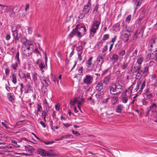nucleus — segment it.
Wrapping results in <instances>:
<instances>
[{
    "label": "nucleus",
    "instance_id": "f257e3e1",
    "mask_svg": "<svg viewBox=\"0 0 157 157\" xmlns=\"http://www.w3.org/2000/svg\"><path fill=\"white\" fill-rule=\"evenodd\" d=\"M123 87L119 83H113L109 87L110 93L113 95H118L121 92Z\"/></svg>",
    "mask_w": 157,
    "mask_h": 157
},
{
    "label": "nucleus",
    "instance_id": "f03ea898",
    "mask_svg": "<svg viewBox=\"0 0 157 157\" xmlns=\"http://www.w3.org/2000/svg\"><path fill=\"white\" fill-rule=\"evenodd\" d=\"M27 46L23 47L22 51L23 53L25 56H29L32 53L33 51L34 46L32 44H27Z\"/></svg>",
    "mask_w": 157,
    "mask_h": 157
},
{
    "label": "nucleus",
    "instance_id": "7ed1b4c3",
    "mask_svg": "<svg viewBox=\"0 0 157 157\" xmlns=\"http://www.w3.org/2000/svg\"><path fill=\"white\" fill-rule=\"evenodd\" d=\"M100 23L98 21H96L92 25L90 30V35L94 36V34L96 32V30L98 29Z\"/></svg>",
    "mask_w": 157,
    "mask_h": 157
},
{
    "label": "nucleus",
    "instance_id": "20e7f679",
    "mask_svg": "<svg viewBox=\"0 0 157 157\" xmlns=\"http://www.w3.org/2000/svg\"><path fill=\"white\" fill-rule=\"evenodd\" d=\"M97 62L99 63L100 64L97 63L96 65V68L95 69V71H98L101 70V66L102 64L104 61V56L103 55H100L97 57Z\"/></svg>",
    "mask_w": 157,
    "mask_h": 157
},
{
    "label": "nucleus",
    "instance_id": "39448f33",
    "mask_svg": "<svg viewBox=\"0 0 157 157\" xmlns=\"http://www.w3.org/2000/svg\"><path fill=\"white\" fill-rule=\"evenodd\" d=\"M77 27V30H78V37L81 38L85 34V27L82 26L80 25H77L75 27Z\"/></svg>",
    "mask_w": 157,
    "mask_h": 157
},
{
    "label": "nucleus",
    "instance_id": "423d86ee",
    "mask_svg": "<svg viewBox=\"0 0 157 157\" xmlns=\"http://www.w3.org/2000/svg\"><path fill=\"white\" fill-rule=\"evenodd\" d=\"M91 8V4L90 0H89L87 4L84 6L82 10V12L85 13H88Z\"/></svg>",
    "mask_w": 157,
    "mask_h": 157
},
{
    "label": "nucleus",
    "instance_id": "0eeeda50",
    "mask_svg": "<svg viewBox=\"0 0 157 157\" xmlns=\"http://www.w3.org/2000/svg\"><path fill=\"white\" fill-rule=\"evenodd\" d=\"M149 67V66L147 65H146L144 67L143 69H140V72L143 75H144V77L147 76L149 74L148 71Z\"/></svg>",
    "mask_w": 157,
    "mask_h": 157
},
{
    "label": "nucleus",
    "instance_id": "6e6552de",
    "mask_svg": "<svg viewBox=\"0 0 157 157\" xmlns=\"http://www.w3.org/2000/svg\"><path fill=\"white\" fill-rule=\"evenodd\" d=\"M144 95L146 96V99H150L153 97V94L152 93L151 91L149 90L148 88L145 90Z\"/></svg>",
    "mask_w": 157,
    "mask_h": 157
},
{
    "label": "nucleus",
    "instance_id": "1a4fd4ad",
    "mask_svg": "<svg viewBox=\"0 0 157 157\" xmlns=\"http://www.w3.org/2000/svg\"><path fill=\"white\" fill-rule=\"evenodd\" d=\"M93 78L90 75H87L84 79L83 82L87 84H90L92 81Z\"/></svg>",
    "mask_w": 157,
    "mask_h": 157
},
{
    "label": "nucleus",
    "instance_id": "9d476101",
    "mask_svg": "<svg viewBox=\"0 0 157 157\" xmlns=\"http://www.w3.org/2000/svg\"><path fill=\"white\" fill-rule=\"evenodd\" d=\"M103 88V84L102 81H100L97 83L95 87V89L98 92L101 91Z\"/></svg>",
    "mask_w": 157,
    "mask_h": 157
},
{
    "label": "nucleus",
    "instance_id": "9b49d317",
    "mask_svg": "<svg viewBox=\"0 0 157 157\" xmlns=\"http://www.w3.org/2000/svg\"><path fill=\"white\" fill-rule=\"evenodd\" d=\"M141 67L140 65L136 66V65H135L134 66H132L131 71H132L133 73H136L137 72L140 70V69H141Z\"/></svg>",
    "mask_w": 157,
    "mask_h": 157
},
{
    "label": "nucleus",
    "instance_id": "f8f14e48",
    "mask_svg": "<svg viewBox=\"0 0 157 157\" xmlns=\"http://www.w3.org/2000/svg\"><path fill=\"white\" fill-rule=\"evenodd\" d=\"M7 97L8 99L12 102H14L15 97L13 93H9L7 94Z\"/></svg>",
    "mask_w": 157,
    "mask_h": 157
},
{
    "label": "nucleus",
    "instance_id": "ddd939ff",
    "mask_svg": "<svg viewBox=\"0 0 157 157\" xmlns=\"http://www.w3.org/2000/svg\"><path fill=\"white\" fill-rule=\"evenodd\" d=\"M77 27H75V28L73 30L71 33L69 34V36L71 38L72 37L76 35L78 36V30H77Z\"/></svg>",
    "mask_w": 157,
    "mask_h": 157
},
{
    "label": "nucleus",
    "instance_id": "4468645a",
    "mask_svg": "<svg viewBox=\"0 0 157 157\" xmlns=\"http://www.w3.org/2000/svg\"><path fill=\"white\" fill-rule=\"evenodd\" d=\"M25 151L29 153H33L35 150L34 148H32L31 146L29 145L25 146Z\"/></svg>",
    "mask_w": 157,
    "mask_h": 157
},
{
    "label": "nucleus",
    "instance_id": "2eb2a0df",
    "mask_svg": "<svg viewBox=\"0 0 157 157\" xmlns=\"http://www.w3.org/2000/svg\"><path fill=\"white\" fill-rule=\"evenodd\" d=\"M13 32V36L15 42L16 43L17 40H18L19 37H18V31L17 30L14 31L12 30Z\"/></svg>",
    "mask_w": 157,
    "mask_h": 157
},
{
    "label": "nucleus",
    "instance_id": "dca6fc26",
    "mask_svg": "<svg viewBox=\"0 0 157 157\" xmlns=\"http://www.w3.org/2000/svg\"><path fill=\"white\" fill-rule=\"evenodd\" d=\"M149 108L152 112H155L156 110L157 105L156 104L153 103L150 106Z\"/></svg>",
    "mask_w": 157,
    "mask_h": 157
},
{
    "label": "nucleus",
    "instance_id": "f3484780",
    "mask_svg": "<svg viewBox=\"0 0 157 157\" xmlns=\"http://www.w3.org/2000/svg\"><path fill=\"white\" fill-rule=\"evenodd\" d=\"M37 151L39 154L41 155L42 156H46V152H45V150H44L40 148H38Z\"/></svg>",
    "mask_w": 157,
    "mask_h": 157
},
{
    "label": "nucleus",
    "instance_id": "a211bd4d",
    "mask_svg": "<svg viewBox=\"0 0 157 157\" xmlns=\"http://www.w3.org/2000/svg\"><path fill=\"white\" fill-rule=\"evenodd\" d=\"M110 78V76L109 75H107L104 78L103 83L105 84H107L109 82Z\"/></svg>",
    "mask_w": 157,
    "mask_h": 157
},
{
    "label": "nucleus",
    "instance_id": "6ab92c4d",
    "mask_svg": "<svg viewBox=\"0 0 157 157\" xmlns=\"http://www.w3.org/2000/svg\"><path fill=\"white\" fill-rule=\"evenodd\" d=\"M123 106L121 105H119L116 107V112L120 113H121V111L122 110Z\"/></svg>",
    "mask_w": 157,
    "mask_h": 157
},
{
    "label": "nucleus",
    "instance_id": "aec40b11",
    "mask_svg": "<svg viewBox=\"0 0 157 157\" xmlns=\"http://www.w3.org/2000/svg\"><path fill=\"white\" fill-rule=\"evenodd\" d=\"M21 42L22 43L25 44V46L28 45L27 44H32L31 43H28L27 42V40L25 37L21 38Z\"/></svg>",
    "mask_w": 157,
    "mask_h": 157
},
{
    "label": "nucleus",
    "instance_id": "412c9836",
    "mask_svg": "<svg viewBox=\"0 0 157 157\" xmlns=\"http://www.w3.org/2000/svg\"><path fill=\"white\" fill-rule=\"evenodd\" d=\"M145 28H146L145 26L143 25L142 26L141 28V29L139 32L138 33V34H141V37H142L143 36L144 32V30L145 29Z\"/></svg>",
    "mask_w": 157,
    "mask_h": 157
},
{
    "label": "nucleus",
    "instance_id": "4be33fe9",
    "mask_svg": "<svg viewBox=\"0 0 157 157\" xmlns=\"http://www.w3.org/2000/svg\"><path fill=\"white\" fill-rule=\"evenodd\" d=\"M93 59V57H90L87 60L86 62V63L88 65L87 67H90L91 65L92 64V60Z\"/></svg>",
    "mask_w": 157,
    "mask_h": 157
},
{
    "label": "nucleus",
    "instance_id": "5701e85b",
    "mask_svg": "<svg viewBox=\"0 0 157 157\" xmlns=\"http://www.w3.org/2000/svg\"><path fill=\"white\" fill-rule=\"evenodd\" d=\"M43 84L45 85L46 86H48L50 85V81L47 79L43 80V82H42Z\"/></svg>",
    "mask_w": 157,
    "mask_h": 157
},
{
    "label": "nucleus",
    "instance_id": "b1692460",
    "mask_svg": "<svg viewBox=\"0 0 157 157\" xmlns=\"http://www.w3.org/2000/svg\"><path fill=\"white\" fill-rule=\"evenodd\" d=\"M99 8V5L98 4H97L94 7V10L93 11L92 13L93 14H95L97 13L98 11V10Z\"/></svg>",
    "mask_w": 157,
    "mask_h": 157
},
{
    "label": "nucleus",
    "instance_id": "393cba45",
    "mask_svg": "<svg viewBox=\"0 0 157 157\" xmlns=\"http://www.w3.org/2000/svg\"><path fill=\"white\" fill-rule=\"evenodd\" d=\"M52 150H50L49 152L47 151L46 152V156H56V155L55 154L51 153L50 151H52Z\"/></svg>",
    "mask_w": 157,
    "mask_h": 157
},
{
    "label": "nucleus",
    "instance_id": "a878e982",
    "mask_svg": "<svg viewBox=\"0 0 157 157\" xmlns=\"http://www.w3.org/2000/svg\"><path fill=\"white\" fill-rule=\"evenodd\" d=\"M39 67L41 71L42 72H44L43 69H44L45 68V66L43 63H41L39 64Z\"/></svg>",
    "mask_w": 157,
    "mask_h": 157
},
{
    "label": "nucleus",
    "instance_id": "bb28decb",
    "mask_svg": "<svg viewBox=\"0 0 157 157\" xmlns=\"http://www.w3.org/2000/svg\"><path fill=\"white\" fill-rule=\"evenodd\" d=\"M27 89L25 92V93H29V91H33V90L31 89L32 86L30 84H28L27 85Z\"/></svg>",
    "mask_w": 157,
    "mask_h": 157
},
{
    "label": "nucleus",
    "instance_id": "cd10ccee",
    "mask_svg": "<svg viewBox=\"0 0 157 157\" xmlns=\"http://www.w3.org/2000/svg\"><path fill=\"white\" fill-rule=\"evenodd\" d=\"M12 81L13 83L15 84L16 83L17 81V78H16V76L14 74H12Z\"/></svg>",
    "mask_w": 157,
    "mask_h": 157
},
{
    "label": "nucleus",
    "instance_id": "c85d7f7f",
    "mask_svg": "<svg viewBox=\"0 0 157 157\" xmlns=\"http://www.w3.org/2000/svg\"><path fill=\"white\" fill-rule=\"evenodd\" d=\"M144 60V58L141 57L137 59V63L140 65L142 63Z\"/></svg>",
    "mask_w": 157,
    "mask_h": 157
},
{
    "label": "nucleus",
    "instance_id": "c756f323",
    "mask_svg": "<svg viewBox=\"0 0 157 157\" xmlns=\"http://www.w3.org/2000/svg\"><path fill=\"white\" fill-rule=\"evenodd\" d=\"M118 100V98L113 97L111 99V103L112 104H115Z\"/></svg>",
    "mask_w": 157,
    "mask_h": 157
},
{
    "label": "nucleus",
    "instance_id": "7c9ffc66",
    "mask_svg": "<svg viewBox=\"0 0 157 157\" xmlns=\"http://www.w3.org/2000/svg\"><path fill=\"white\" fill-rule=\"evenodd\" d=\"M123 36L125 38L124 40V43L127 42L129 40V35H128L127 33H125L123 35Z\"/></svg>",
    "mask_w": 157,
    "mask_h": 157
},
{
    "label": "nucleus",
    "instance_id": "2f4dec72",
    "mask_svg": "<svg viewBox=\"0 0 157 157\" xmlns=\"http://www.w3.org/2000/svg\"><path fill=\"white\" fill-rule=\"evenodd\" d=\"M37 111L36 112V114L37 116L38 114V112H40L41 111L40 109L42 108V107L41 105H40L39 104H37Z\"/></svg>",
    "mask_w": 157,
    "mask_h": 157
},
{
    "label": "nucleus",
    "instance_id": "473e14b6",
    "mask_svg": "<svg viewBox=\"0 0 157 157\" xmlns=\"http://www.w3.org/2000/svg\"><path fill=\"white\" fill-rule=\"evenodd\" d=\"M38 76V75L36 73H34L32 75V77L34 81H35L37 80Z\"/></svg>",
    "mask_w": 157,
    "mask_h": 157
},
{
    "label": "nucleus",
    "instance_id": "72a5a7b5",
    "mask_svg": "<svg viewBox=\"0 0 157 157\" xmlns=\"http://www.w3.org/2000/svg\"><path fill=\"white\" fill-rule=\"evenodd\" d=\"M145 81H144L141 84V86L140 87V90H139V92L140 93V94L141 92H142V90H143L145 86Z\"/></svg>",
    "mask_w": 157,
    "mask_h": 157
},
{
    "label": "nucleus",
    "instance_id": "f704fd0d",
    "mask_svg": "<svg viewBox=\"0 0 157 157\" xmlns=\"http://www.w3.org/2000/svg\"><path fill=\"white\" fill-rule=\"evenodd\" d=\"M10 16L11 17H13L15 15V13L13 10L11 9L9 12Z\"/></svg>",
    "mask_w": 157,
    "mask_h": 157
},
{
    "label": "nucleus",
    "instance_id": "c9c22d12",
    "mask_svg": "<svg viewBox=\"0 0 157 157\" xmlns=\"http://www.w3.org/2000/svg\"><path fill=\"white\" fill-rule=\"evenodd\" d=\"M128 100V98L127 97L124 96L122 97V101L124 103H126Z\"/></svg>",
    "mask_w": 157,
    "mask_h": 157
},
{
    "label": "nucleus",
    "instance_id": "e433bc0d",
    "mask_svg": "<svg viewBox=\"0 0 157 157\" xmlns=\"http://www.w3.org/2000/svg\"><path fill=\"white\" fill-rule=\"evenodd\" d=\"M128 66V63H124L121 66V68L123 70L125 69Z\"/></svg>",
    "mask_w": 157,
    "mask_h": 157
},
{
    "label": "nucleus",
    "instance_id": "4c0bfd02",
    "mask_svg": "<svg viewBox=\"0 0 157 157\" xmlns=\"http://www.w3.org/2000/svg\"><path fill=\"white\" fill-rule=\"evenodd\" d=\"M86 14L84 13H80L78 17V18L79 19H82L85 17Z\"/></svg>",
    "mask_w": 157,
    "mask_h": 157
},
{
    "label": "nucleus",
    "instance_id": "58836bf2",
    "mask_svg": "<svg viewBox=\"0 0 157 157\" xmlns=\"http://www.w3.org/2000/svg\"><path fill=\"white\" fill-rule=\"evenodd\" d=\"M18 64L17 63H15L14 64H13L12 65V68L14 70L17 69V67Z\"/></svg>",
    "mask_w": 157,
    "mask_h": 157
},
{
    "label": "nucleus",
    "instance_id": "ea45409f",
    "mask_svg": "<svg viewBox=\"0 0 157 157\" xmlns=\"http://www.w3.org/2000/svg\"><path fill=\"white\" fill-rule=\"evenodd\" d=\"M112 59H113L114 60V61L116 60H117L118 59V57L117 55L116 54H113L112 56Z\"/></svg>",
    "mask_w": 157,
    "mask_h": 157
},
{
    "label": "nucleus",
    "instance_id": "a19ab883",
    "mask_svg": "<svg viewBox=\"0 0 157 157\" xmlns=\"http://www.w3.org/2000/svg\"><path fill=\"white\" fill-rule=\"evenodd\" d=\"M43 116L44 117V120L46 121V115L47 114L46 112L45 111H43L42 114Z\"/></svg>",
    "mask_w": 157,
    "mask_h": 157
},
{
    "label": "nucleus",
    "instance_id": "79ce46f5",
    "mask_svg": "<svg viewBox=\"0 0 157 157\" xmlns=\"http://www.w3.org/2000/svg\"><path fill=\"white\" fill-rule=\"evenodd\" d=\"M109 37V35L108 34H105L102 38V40H105L108 39Z\"/></svg>",
    "mask_w": 157,
    "mask_h": 157
},
{
    "label": "nucleus",
    "instance_id": "37998d69",
    "mask_svg": "<svg viewBox=\"0 0 157 157\" xmlns=\"http://www.w3.org/2000/svg\"><path fill=\"white\" fill-rule=\"evenodd\" d=\"M83 48V47L82 46H80L76 48V50L78 52H80Z\"/></svg>",
    "mask_w": 157,
    "mask_h": 157
},
{
    "label": "nucleus",
    "instance_id": "c03bdc74",
    "mask_svg": "<svg viewBox=\"0 0 157 157\" xmlns=\"http://www.w3.org/2000/svg\"><path fill=\"white\" fill-rule=\"evenodd\" d=\"M72 133L75 135H76V136H78L80 135V134L79 133L78 131H75L73 130H72Z\"/></svg>",
    "mask_w": 157,
    "mask_h": 157
},
{
    "label": "nucleus",
    "instance_id": "a18cd8bd",
    "mask_svg": "<svg viewBox=\"0 0 157 157\" xmlns=\"http://www.w3.org/2000/svg\"><path fill=\"white\" fill-rule=\"evenodd\" d=\"M24 76L25 77H26L27 78L31 79V78L30 76V75L29 73H27L26 74H24Z\"/></svg>",
    "mask_w": 157,
    "mask_h": 157
},
{
    "label": "nucleus",
    "instance_id": "49530a36",
    "mask_svg": "<svg viewBox=\"0 0 157 157\" xmlns=\"http://www.w3.org/2000/svg\"><path fill=\"white\" fill-rule=\"evenodd\" d=\"M43 142L46 145H48L51 144H53L55 142L54 141H48L46 142V141H44Z\"/></svg>",
    "mask_w": 157,
    "mask_h": 157
},
{
    "label": "nucleus",
    "instance_id": "de8ad7c7",
    "mask_svg": "<svg viewBox=\"0 0 157 157\" xmlns=\"http://www.w3.org/2000/svg\"><path fill=\"white\" fill-rule=\"evenodd\" d=\"M103 44V41L102 40H101L99 42V43L97 44L96 46L98 47H100Z\"/></svg>",
    "mask_w": 157,
    "mask_h": 157
},
{
    "label": "nucleus",
    "instance_id": "09e8293b",
    "mask_svg": "<svg viewBox=\"0 0 157 157\" xmlns=\"http://www.w3.org/2000/svg\"><path fill=\"white\" fill-rule=\"evenodd\" d=\"M19 52H17V54L16 55V56H15V59H17V61L18 62H20V60H19Z\"/></svg>",
    "mask_w": 157,
    "mask_h": 157
},
{
    "label": "nucleus",
    "instance_id": "8fccbe9b",
    "mask_svg": "<svg viewBox=\"0 0 157 157\" xmlns=\"http://www.w3.org/2000/svg\"><path fill=\"white\" fill-rule=\"evenodd\" d=\"M138 34V33H137V32L136 31L134 34V35L133 38V40H136L137 38Z\"/></svg>",
    "mask_w": 157,
    "mask_h": 157
},
{
    "label": "nucleus",
    "instance_id": "3c124183",
    "mask_svg": "<svg viewBox=\"0 0 157 157\" xmlns=\"http://www.w3.org/2000/svg\"><path fill=\"white\" fill-rule=\"evenodd\" d=\"M63 138H72L73 136L72 135H67L64 136H63Z\"/></svg>",
    "mask_w": 157,
    "mask_h": 157
},
{
    "label": "nucleus",
    "instance_id": "603ef678",
    "mask_svg": "<svg viewBox=\"0 0 157 157\" xmlns=\"http://www.w3.org/2000/svg\"><path fill=\"white\" fill-rule=\"evenodd\" d=\"M141 81H140L139 82V83H138L137 84V85L136 87V88L135 89V90H136V91H137V90L139 89L140 84H141Z\"/></svg>",
    "mask_w": 157,
    "mask_h": 157
},
{
    "label": "nucleus",
    "instance_id": "864d4df0",
    "mask_svg": "<svg viewBox=\"0 0 157 157\" xmlns=\"http://www.w3.org/2000/svg\"><path fill=\"white\" fill-rule=\"evenodd\" d=\"M131 18V15H128L126 18V21L127 22L129 23V22L130 21Z\"/></svg>",
    "mask_w": 157,
    "mask_h": 157
},
{
    "label": "nucleus",
    "instance_id": "5fc2aeb1",
    "mask_svg": "<svg viewBox=\"0 0 157 157\" xmlns=\"http://www.w3.org/2000/svg\"><path fill=\"white\" fill-rule=\"evenodd\" d=\"M109 99V98H107L105 99H103L102 100V102L103 103H107Z\"/></svg>",
    "mask_w": 157,
    "mask_h": 157
},
{
    "label": "nucleus",
    "instance_id": "6e6d98bb",
    "mask_svg": "<svg viewBox=\"0 0 157 157\" xmlns=\"http://www.w3.org/2000/svg\"><path fill=\"white\" fill-rule=\"evenodd\" d=\"M78 101V99L77 98H75L74 101L72 103V104L71 106H74L76 102H77Z\"/></svg>",
    "mask_w": 157,
    "mask_h": 157
},
{
    "label": "nucleus",
    "instance_id": "4d7b16f0",
    "mask_svg": "<svg viewBox=\"0 0 157 157\" xmlns=\"http://www.w3.org/2000/svg\"><path fill=\"white\" fill-rule=\"evenodd\" d=\"M10 70L9 68L8 67H6L5 69V73L7 76L8 75V74L9 73Z\"/></svg>",
    "mask_w": 157,
    "mask_h": 157
},
{
    "label": "nucleus",
    "instance_id": "13d9d810",
    "mask_svg": "<svg viewBox=\"0 0 157 157\" xmlns=\"http://www.w3.org/2000/svg\"><path fill=\"white\" fill-rule=\"evenodd\" d=\"M137 73L136 76L138 77H141L143 75L141 74V73L140 72V70L139 71H138L136 73Z\"/></svg>",
    "mask_w": 157,
    "mask_h": 157
},
{
    "label": "nucleus",
    "instance_id": "bf43d9fd",
    "mask_svg": "<svg viewBox=\"0 0 157 157\" xmlns=\"http://www.w3.org/2000/svg\"><path fill=\"white\" fill-rule=\"evenodd\" d=\"M82 67H81L78 70V75H81L82 72Z\"/></svg>",
    "mask_w": 157,
    "mask_h": 157
},
{
    "label": "nucleus",
    "instance_id": "052dcab7",
    "mask_svg": "<svg viewBox=\"0 0 157 157\" xmlns=\"http://www.w3.org/2000/svg\"><path fill=\"white\" fill-rule=\"evenodd\" d=\"M125 50H123L119 53V55L120 56H123L124 55H125Z\"/></svg>",
    "mask_w": 157,
    "mask_h": 157
},
{
    "label": "nucleus",
    "instance_id": "680f3d73",
    "mask_svg": "<svg viewBox=\"0 0 157 157\" xmlns=\"http://www.w3.org/2000/svg\"><path fill=\"white\" fill-rule=\"evenodd\" d=\"M42 63L41 60L40 59H38L35 62V63L36 64L39 65V63Z\"/></svg>",
    "mask_w": 157,
    "mask_h": 157
},
{
    "label": "nucleus",
    "instance_id": "e2e57ef3",
    "mask_svg": "<svg viewBox=\"0 0 157 157\" xmlns=\"http://www.w3.org/2000/svg\"><path fill=\"white\" fill-rule=\"evenodd\" d=\"M107 45H106L103 48V50H102V52L103 53L104 52H105L106 51H107V50L108 49H107Z\"/></svg>",
    "mask_w": 157,
    "mask_h": 157
},
{
    "label": "nucleus",
    "instance_id": "0e129e2a",
    "mask_svg": "<svg viewBox=\"0 0 157 157\" xmlns=\"http://www.w3.org/2000/svg\"><path fill=\"white\" fill-rule=\"evenodd\" d=\"M137 49H136L135 51L133 53L132 56L136 57L137 55Z\"/></svg>",
    "mask_w": 157,
    "mask_h": 157
},
{
    "label": "nucleus",
    "instance_id": "69168bd1",
    "mask_svg": "<svg viewBox=\"0 0 157 157\" xmlns=\"http://www.w3.org/2000/svg\"><path fill=\"white\" fill-rule=\"evenodd\" d=\"M104 93L103 91L101 92L100 94L98 95V98H102V96L103 95Z\"/></svg>",
    "mask_w": 157,
    "mask_h": 157
},
{
    "label": "nucleus",
    "instance_id": "338daca9",
    "mask_svg": "<svg viewBox=\"0 0 157 157\" xmlns=\"http://www.w3.org/2000/svg\"><path fill=\"white\" fill-rule=\"evenodd\" d=\"M10 37H11V36H10V34H7L6 36V40H8L10 39Z\"/></svg>",
    "mask_w": 157,
    "mask_h": 157
},
{
    "label": "nucleus",
    "instance_id": "774afa93",
    "mask_svg": "<svg viewBox=\"0 0 157 157\" xmlns=\"http://www.w3.org/2000/svg\"><path fill=\"white\" fill-rule=\"evenodd\" d=\"M117 38V36H115L113 38H112L111 40V41L110 42V43L111 42H113V43L116 40Z\"/></svg>",
    "mask_w": 157,
    "mask_h": 157
}]
</instances>
